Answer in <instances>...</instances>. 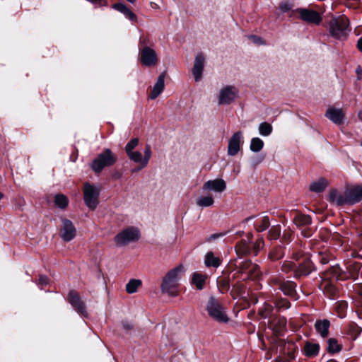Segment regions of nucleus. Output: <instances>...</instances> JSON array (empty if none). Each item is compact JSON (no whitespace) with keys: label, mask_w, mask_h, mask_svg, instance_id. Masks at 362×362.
I'll return each instance as SVG.
<instances>
[{"label":"nucleus","mask_w":362,"mask_h":362,"mask_svg":"<svg viewBox=\"0 0 362 362\" xmlns=\"http://www.w3.org/2000/svg\"><path fill=\"white\" fill-rule=\"evenodd\" d=\"M348 304L346 301H339L337 303L336 309L339 317H344L347 309Z\"/></svg>","instance_id":"nucleus-42"},{"label":"nucleus","mask_w":362,"mask_h":362,"mask_svg":"<svg viewBox=\"0 0 362 362\" xmlns=\"http://www.w3.org/2000/svg\"><path fill=\"white\" fill-rule=\"evenodd\" d=\"M264 147V141L259 137H254L251 139L250 149L254 153H258Z\"/></svg>","instance_id":"nucleus-32"},{"label":"nucleus","mask_w":362,"mask_h":362,"mask_svg":"<svg viewBox=\"0 0 362 362\" xmlns=\"http://www.w3.org/2000/svg\"><path fill=\"white\" fill-rule=\"evenodd\" d=\"M226 188V184L223 179L208 180L202 187L204 191H214L215 192H222Z\"/></svg>","instance_id":"nucleus-16"},{"label":"nucleus","mask_w":362,"mask_h":362,"mask_svg":"<svg viewBox=\"0 0 362 362\" xmlns=\"http://www.w3.org/2000/svg\"><path fill=\"white\" fill-rule=\"evenodd\" d=\"M206 279V276L205 275L195 272L192 275V283L198 290H202L204 288Z\"/></svg>","instance_id":"nucleus-28"},{"label":"nucleus","mask_w":362,"mask_h":362,"mask_svg":"<svg viewBox=\"0 0 362 362\" xmlns=\"http://www.w3.org/2000/svg\"><path fill=\"white\" fill-rule=\"evenodd\" d=\"M112 7L119 12L123 13L125 17L131 21L136 22L137 21L136 16L124 4H115Z\"/></svg>","instance_id":"nucleus-25"},{"label":"nucleus","mask_w":362,"mask_h":362,"mask_svg":"<svg viewBox=\"0 0 362 362\" xmlns=\"http://www.w3.org/2000/svg\"><path fill=\"white\" fill-rule=\"evenodd\" d=\"M248 38L250 39L255 44L257 45H264V41L259 37L256 35H250Z\"/></svg>","instance_id":"nucleus-51"},{"label":"nucleus","mask_w":362,"mask_h":362,"mask_svg":"<svg viewBox=\"0 0 362 362\" xmlns=\"http://www.w3.org/2000/svg\"><path fill=\"white\" fill-rule=\"evenodd\" d=\"M272 126L267 122H262L259 124L258 130L260 135L263 136H268L272 132Z\"/></svg>","instance_id":"nucleus-36"},{"label":"nucleus","mask_w":362,"mask_h":362,"mask_svg":"<svg viewBox=\"0 0 362 362\" xmlns=\"http://www.w3.org/2000/svg\"><path fill=\"white\" fill-rule=\"evenodd\" d=\"M185 272V267L182 264L170 270L163 279L160 286L162 293L170 296H177L179 293V281Z\"/></svg>","instance_id":"nucleus-1"},{"label":"nucleus","mask_w":362,"mask_h":362,"mask_svg":"<svg viewBox=\"0 0 362 362\" xmlns=\"http://www.w3.org/2000/svg\"><path fill=\"white\" fill-rule=\"evenodd\" d=\"M76 235V229L69 219L62 218V226L60 229V237L65 242H69L73 240Z\"/></svg>","instance_id":"nucleus-8"},{"label":"nucleus","mask_w":362,"mask_h":362,"mask_svg":"<svg viewBox=\"0 0 362 362\" xmlns=\"http://www.w3.org/2000/svg\"><path fill=\"white\" fill-rule=\"evenodd\" d=\"M214 203V199L211 195L202 196L196 200L197 206L202 208L211 206Z\"/></svg>","instance_id":"nucleus-31"},{"label":"nucleus","mask_w":362,"mask_h":362,"mask_svg":"<svg viewBox=\"0 0 362 362\" xmlns=\"http://www.w3.org/2000/svg\"><path fill=\"white\" fill-rule=\"evenodd\" d=\"M204 263L208 267H218L221 264V260L219 257H215L212 252H209L205 256Z\"/></svg>","instance_id":"nucleus-30"},{"label":"nucleus","mask_w":362,"mask_h":362,"mask_svg":"<svg viewBox=\"0 0 362 362\" xmlns=\"http://www.w3.org/2000/svg\"><path fill=\"white\" fill-rule=\"evenodd\" d=\"M204 65V57L202 54H198L195 57L194 66L192 69V74L196 81H199L202 79Z\"/></svg>","instance_id":"nucleus-17"},{"label":"nucleus","mask_w":362,"mask_h":362,"mask_svg":"<svg viewBox=\"0 0 362 362\" xmlns=\"http://www.w3.org/2000/svg\"><path fill=\"white\" fill-rule=\"evenodd\" d=\"M270 226L268 216H263L257 219L255 222V227L257 231L262 232L267 230Z\"/></svg>","instance_id":"nucleus-29"},{"label":"nucleus","mask_w":362,"mask_h":362,"mask_svg":"<svg viewBox=\"0 0 362 362\" xmlns=\"http://www.w3.org/2000/svg\"><path fill=\"white\" fill-rule=\"evenodd\" d=\"M359 294L361 296H362V286H361V288H360V291H359Z\"/></svg>","instance_id":"nucleus-61"},{"label":"nucleus","mask_w":362,"mask_h":362,"mask_svg":"<svg viewBox=\"0 0 362 362\" xmlns=\"http://www.w3.org/2000/svg\"><path fill=\"white\" fill-rule=\"evenodd\" d=\"M209 315L219 323H227L229 318L225 308L221 303L214 296H211L206 305Z\"/></svg>","instance_id":"nucleus-3"},{"label":"nucleus","mask_w":362,"mask_h":362,"mask_svg":"<svg viewBox=\"0 0 362 362\" xmlns=\"http://www.w3.org/2000/svg\"><path fill=\"white\" fill-rule=\"evenodd\" d=\"M341 349V346L334 338H329L327 340V351L329 353H337Z\"/></svg>","instance_id":"nucleus-34"},{"label":"nucleus","mask_w":362,"mask_h":362,"mask_svg":"<svg viewBox=\"0 0 362 362\" xmlns=\"http://www.w3.org/2000/svg\"><path fill=\"white\" fill-rule=\"evenodd\" d=\"M117 160V156L110 149L106 148L92 161L91 169L95 173H100L105 168L113 165Z\"/></svg>","instance_id":"nucleus-4"},{"label":"nucleus","mask_w":362,"mask_h":362,"mask_svg":"<svg viewBox=\"0 0 362 362\" xmlns=\"http://www.w3.org/2000/svg\"><path fill=\"white\" fill-rule=\"evenodd\" d=\"M127 1L130 2V3H134L135 1V0H127Z\"/></svg>","instance_id":"nucleus-63"},{"label":"nucleus","mask_w":362,"mask_h":362,"mask_svg":"<svg viewBox=\"0 0 362 362\" xmlns=\"http://www.w3.org/2000/svg\"><path fill=\"white\" fill-rule=\"evenodd\" d=\"M281 234V228L279 226H272L269 230V236L272 240L279 238Z\"/></svg>","instance_id":"nucleus-45"},{"label":"nucleus","mask_w":362,"mask_h":362,"mask_svg":"<svg viewBox=\"0 0 362 362\" xmlns=\"http://www.w3.org/2000/svg\"><path fill=\"white\" fill-rule=\"evenodd\" d=\"M330 322L328 320H317L315 323V328L317 332L322 337L325 338L329 334V328Z\"/></svg>","instance_id":"nucleus-23"},{"label":"nucleus","mask_w":362,"mask_h":362,"mask_svg":"<svg viewBox=\"0 0 362 362\" xmlns=\"http://www.w3.org/2000/svg\"><path fill=\"white\" fill-rule=\"evenodd\" d=\"M361 328L358 327L356 324L352 323L349 327V330L347 334L350 336L352 339H356L357 337L361 332Z\"/></svg>","instance_id":"nucleus-37"},{"label":"nucleus","mask_w":362,"mask_h":362,"mask_svg":"<svg viewBox=\"0 0 362 362\" xmlns=\"http://www.w3.org/2000/svg\"><path fill=\"white\" fill-rule=\"evenodd\" d=\"M280 323H281V326H284L285 325V322H284V320H281Z\"/></svg>","instance_id":"nucleus-59"},{"label":"nucleus","mask_w":362,"mask_h":362,"mask_svg":"<svg viewBox=\"0 0 362 362\" xmlns=\"http://www.w3.org/2000/svg\"><path fill=\"white\" fill-rule=\"evenodd\" d=\"M122 326L125 329H131L132 328V325L127 322H123Z\"/></svg>","instance_id":"nucleus-53"},{"label":"nucleus","mask_w":362,"mask_h":362,"mask_svg":"<svg viewBox=\"0 0 362 362\" xmlns=\"http://www.w3.org/2000/svg\"><path fill=\"white\" fill-rule=\"evenodd\" d=\"M242 140L243 134L240 131L233 134L228 142V154L229 156H234L239 152Z\"/></svg>","instance_id":"nucleus-14"},{"label":"nucleus","mask_w":362,"mask_h":362,"mask_svg":"<svg viewBox=\"0 0 362 362\" xmlns=\"http://www.w3.org/2000/svg\"><path fill=\"white\" fill-rule=\"evenodd\" d=\"M357 47L358 49L362 52V37H360L357 42Z\"/></svg>","instance_id":"nucleus-54"},{"label":"nucleus","mask_w":362,"mask_h":362,"mask_svg":"<svg viewBox=\"0 0 362 362\" xmlns=\"http://www.w3.org/2000/svg\"><path fill=\"white\" fill-rule=\"evenodd\" d=\"M362 268V264L358 262H350L347 265V270L349 272V277L352 278L354 280H356L358 276V272Z\"/></svg>","instance_id":"nucleus-26"},{"label":"nucleus","mask_w":362,"mask_h":362,"mask_svg":"<svg viewBox=\"0 0 362 362\" xmlns=\"http://www.w3.org/2000/svg\"><path fill=\"white\" fill-rule=\"evenodd\" d=\"M320 351V345L317 343H313L309 341L305 342V345L302 349L303 354L309 358H313L318 355Z\"/></svg>","instance_id":"nucleus-22"},{"label":"nucleus","mask_w":362,"mask_h":362,"mask_svg":"<svg viewBox=\"0 0 362 362\" xmlns=\"http://www.w3.org/2000/svg\"><path fill=\"white\" fill-rule=\"evenodd\" d=\"M264 241L262 238H258L253 245L252 252L257 255L258 252L264 247Z\"/></svg>","instance_id":"nucleus-47"},{"label":"nucleus","mask_w":362,"mask_h":362,"mask_svg":"<svg viewBox=\"0 0 362 362\" xmlns=\"http://www.w3.org/2000/svg\"><path fill=\"white\" fill-rule=\"evenodd\" d=\"M49 283V279L46 276L41 275L39 277V284L41 285H47Z\"/></svg>","instance_id":"nucleus-52"},{"label":"nucleus","mask_w":362,"mask_h":362,"mask_svg":"<svg viewBox=\"0 0 362 362\" xmlns=\"http://www.w3.org/2000/svg\"><path fill=\"white\" fill-rule=\"evenodd\" d=\"M139 230L134 227H129L119 233L114 238L115 243L118 246H124L131 242L139 240Z\"/></svg>","instance_id":"nucleus-6"},{"label":"nucleus","mask_w":362,"mask_h":362,"mask_svg":"<svg viewBox=\"0 0 362 362\" xmlns=\"http://www.w3.org/2000/svg\"><path fill=\"white\" fill-rule=\"evenodd\" d=\"M239 95V91L234 86H226L221 88L218 93L219 105H230L233 103Z\"/></svg>","instance_id":"nucleus-7"},{"label":"nucleus","mask_w":362,"mask_h":362,"mask_svg":"<svg viewBox=\"0 0 362 362\" xmlns=\"http://www.w3.org/2000/svg\"><path fill=\"white\" fill-rule=\"evenodd\" d=\"M331 272L334 274V276H336L337 279L342 280L348 278V276H345L343 270L339 265L332 267V268L331 269Z\"/></svg>","instance_id":"nucleus-43"},{"label":"nucleus","mask_w":362,"mask_h":362,"mask_svg":"<svg viewBox=\"0 0 362 362\" xmlns=\"http://www.w3.org/2000/svg\"><path fill=\"white\" fill-rule=\"evenodd\" d=\"M328 289L330 291V293H331L332 294H334V291H335V288H334V286H332V285H329V286H328Z\"/></svg>","instance_id":"nucleus-55"},{"label":"nucleus","mask_w":362,"mask_h":362,"mask_svg":"<svg viewBox=\"0 0 362 362\" xmlns=\"http://www.w3.org/2000/svg\"><path fill=\"white\" fill-rule=\"evenodd\" d=\"M349 205H354L362 200V185L346 187Z\"/></svg>","instance_id":"nucleus-13"},{"label":"nucleus","mask_w":362,"mask_h":362,"mask_svg":"<svg viewBox=\"0 0 362 362\" xmlns=\"http://www.w3.org/2000/svg\"><path fill=\"white\" fill-rule=\"evenodd\" d=\"M165 73L163 72L158 77L156 83L154 84L149 98L151 100L156 99L164 90Z\"/></svg>","instance_id":"nucleus-21"},{"label":"nucleus","mask_w":362,"mask_h":362,"mask_svg":"<svg viewBox=\"0 0 362 362\" xmlns=\"http://www.w3.org/2000/svg\"><path fill=\"white\" fill-rule=\"evenodd\" d=\"M129 158L136 163H139L140 168L139 169H142L145 168L151 158V149L149 145L146 146L144 150V156L142 157V154L139 151H133L129 154H127Z\"/></svg>","instance_id":"nucleus-10"},{"label":"nucleus","mask_w":362,"mask_h":362,"mask_svg":"<svg viewBox=\"0 0 362 362\" xmlns=\"http://www.w3.org/2000/svg\"><path fill=\"white\" fill-rule=\"evenodd\" d=\"M358 116L359 119L362 121V110L359 111Z\"/></svg>","instance_id":"nucleus-57"},{"label":"nucleus","mask_w":362,"mask_h":362,"mask_svg":"<svg viewBox=\"0 0 362 362\" xmlns=\"http://www.w3.org/2000/svg\"><path fill=\"white\" fill-rule=\"evenodd\" d=\"M272 311V305L267 303H264L262 308L259 310V313L262 317L267 318L271 317Z\"/></svg>","instance_id":"nucleus-39"},{"label":"nucleus","mask_w":362,"mask_h":362,"mask_svg":"<svg viewBox=\"0 0 362 362\" xmlns=\"http://www.w3.org/2000/svg\"><path fill=\"white\" fill-rule=\"evenodd\" d=\"M328 200L337 206H341L344 204L349 205L348 196L346 194V189H345L344 192H339L336 189H332L329 192L328 196Z\"/></svg>","instance_id":"nucleus-15"},{"label":"nucleus","mask_w":362,"mask_h":362,"mask_svg":"<svg viewBox=\"0 0 362 362\" xmlns=\"http://www.w3.org/2000/svg\"><path fill=\"white\" fill-rule=\"evenodd\" d=\"M252 235L249 234L247 240H242L239 243L235 246L236 252L240 255H247L252 253V250L250 249V243L252 240Z\"/></svg>","instance_id":"nucleus-24"},{"label":"nucleus","mask_w":362,"mask_h":362,"mask_svg":"<svg viewBox=\"0 0 362 362\" xmlns=\"http://www.w3.org/2000/svg\"><path fill=\"white\" fill-rule=\"evenodd\" d=\"M243 269L245 272L254 273L256 275L257 274L259 267L256 264H253L250 262H245L243 265Z\"/></svg>","instance_id":"nucleus-41"},{"label":"nucleus","mask_w":362,"mask_h":362,"mask_svg":"<svg viewBox=\"0 0 362 362\" xmlns=\"http://www.w3.org/2000/svg\"><path fill=\"white\" fill-rule=\"evenodd\" d=\"M284 252L282 248H274L269 255V257L272 260H278L284 257Z\"/></svg>","instance_id":"nucleus-40"},{"label":"nucleus","mask_w":362,"mask_h":362,"mask_svg":"<svg viewBox=\"0 0 362 362\" xmlns=\"http://www.w3.org/2000/svg\"><path fill=\"white\" fill-rule=\"evenodd\" d=\"M55 204L60 209H65L68 205V199L63 194H57L54 198Z\"/></svg>","instance_id":"nucleus-38"},{"label":"nucleus","mask_w":362,"mask_h":362,"mask_svg":"<svg viewBox=\"0 0 362 362\" xmlns=\"http://www.w3.org/2000/svg\"><path fill=\"white\" fill-rule=\"evenodd\" d=\"M140 60L144 66H153L158 63V58L153 49L144 46L140 52Z\"/></svg>","instance_id":"nucleus-9"},{"label":"nucleus","mask_w":362,"mask_h":362,"mask_svg":"<svg viewBox=\"0 0 362 362\" xmlns=\"http://www.w3.org/2000/svg\"><path fill=\"white\" fill-rule=\"evenodd\" d=\"M286 347L288 350V355L289 358H294V357H295L294 353L297 350V346H296V344L293 343H291V342H288V344L285 345L284 349H286Z\"/></svg>","instance_id":"nucleus-48"},{"label":"nucleus","mask_w":362,"mask_h":362,"mask_svg":"<svg viewBox=\"0 0 362 362\" xmlns=\"http://www.w3.org/2000/svg\"><path fill=\"white\" fill-rule=\"evenodd\" d=\"M361 277H362V268H361Z\"/></svg>","instance_id":"nucleus-64"},{"label":"nucleus","mask_w":362,"mask_h":362,"mask_svg":"<svg viewBox=\"0 0 362 362\" xmlns=\"http://www.w3.org/2000/svg\"><path fill=\"white\" fill-rule=\"evenodd\" d=\"M269 327L272 329H274V326H273V324L272 322H269Z\"/></svg>","instance_id":"nucleus-60"},{"label":"nucleus","mask_w":362,"mask_h":362,"mask_svg":"<svg viewBox=\"0 0 362 362\" xmlns=\"http://www.w3.org/2000/svg\"><path fill=\"white\" fill-rule=\"evenodd\" d=\"M141 285V281L139 279H131L126 285V291L128 293H135Z\"/></svg>","instance_id":"nucleus-35"},{"label":"nucleus","mask_w":362,"mask_h":362,"mask_svg":"<svg viewBox=\"0 0 362 362\" xmlns=\"http://www.w3.org/2000/svg\"><path fill=\"white\" fill-rule=\"evenodd\" d=\"M4 197L3 193L0 192V200Z\"/></svg>","instance_id":"nucleus-62"},{"label":"nucleus","mask_w":362,"mask_h":362,"mask_svg":"<svg viewBox=\"0 0 362 362\" xmlns=\"http://www.w3.org/2000/svg\"><path fill=\"white\" fill-rule=\"evenodd\" d=\"M296 284L291 281H287L279 284V288L282 291V292L294 300H297L299 297L296 291Z\"/></svg>","instance_id":"nucleus-20"},{"label":"nucleus","mask_w":362,"mask_h":362,"mask_svg":"<svg viewBox=\"0 0 362 362\" xmlns=\"http://www.w3.org/2000/svg\"><path fill=\"white\" fill-rule=\"evenodd\" d=\"M313 269L312 262L308 258L303 259L299 264L298 268L294 270V277L299 278L302 276H307L310 274Z\"/></svg>","instance_id":"nucleus-18"},{"label":"nucleus","mask_w":362,"mask_h":362,"mask_svg":"<svg viewBox=\"0 0 362 362\" xmlns=\"http://www.w3.org/2000/svg\"><path fill=\"white\" fill-rule=\"evenodd\" d=\"M91 3H97L100 1L101 0H89Z\"/></svg>","instance_id":"nucleus-58"},{"label":"nucleus","mask_w":362,"mask_h":362,"mask_svg":"<svg viewBox=\"0 0 362 362\" xmlns=\"http://www.w3.org/2000/svg\"><path fill=\"white\" fill-rule=\"evenodd\" d=\"M327 186V181L324 178H320L310 185V189L312 192L319 193L323 192Z\"/></svg>","instance_id":"nucleus-27"},{"label":"nucleus","mask_w":362,"mask_h":362,"mask_svg":"<svg viewBox=\"0 0 362 362\" xmlns=\"http://www.w3.org/2000/svg\"><path fill=\"white\" fill-rule=\"evenodd\" d=\"M296 11L300 18L308 23L318 25L322 21V18L317 11L306 8H298Z\"/></svg>","instance_id":"nucleus-11"},{"label":"nucleus","mask_w":362,"mask_h":362,"mask_svg":"<svg viewBox=\"0 0 362 362\" xmlns=\"http://www.w3.org/2000/svg\"><path fill=\"white\" fill-rule=\"evenodd\" d=\"M295 269H296V264L293 262H290V261L284 262L281 267V270L286 273H288L290 272H294Z\"/></svg>","instance_id":"nucleus-46"},{"label":"nucleus","mask_w":362,"mask_h":362,"mask_svg":"<svg viewBox=\"0 0 362 362\" xmlns=\"http://www.w3.org/2000/svg\"><path fill=\"white\" fill-rule=\"evenodd\" d=\"M349 19L344 16L332 18L329 22V35L337 40H344L349 32Z\"/></svg>","instance_id":"nucleus-2"},{"label":"nucleus","mask_w":362,"mask_h":362,"mask_svg":"<svg viewBox=\"0 0 362 362\" xmlns=\"http://www.w3.org/2000/svg\"><path fill=\"white\" fill-rule=\"evenodd\" d=\"M139 144V139L137 138L132 139L130 141L127 143L125 146V151L127 154H129L134 151V149Z\"/></svg>","instance_id":"nucleus-44"},{"label":"nucleus","mask_w":362,"mask_h":362,"mask_svg":"<svg viewBox=\"0 0 362 362\" xmlns=\"http://www.w3.org/2000/svg\"><path fill=\"white\" fill-rule=\"evenodd\" d=\"M278 308L288 309L291 307L290 302L286 299H281L276 303Z\"/></svg>","instance_id":"nucleus-50"},{"label":"nucleus","mask_w":362,"mask_h":362,"mask_svg":"<svg viewBox=\"0 0 362 362\" xmlns=\"http://www.w3.org/2000/svg\"><path fill=\"white\" fill-rule=\"evenodd\" d=\"M279 8L281 12L286 13L292 9L293 5L289 1H284L279 4Z\"/></svg>","instance_id":"nucleus-49"},{"label":"nucleus","mask_w":362,"mask_h":362,"mask_svg":"<svg viewBox=\"0 0 362 362\" xmlns=\"http://www.w3.org/2000/svg\"><path fill=\"white\" fill-rule=\"evenodd\" d=\"M68 298L69 302L77 311V313H79L80 315L86 317L87 312L86 309V305L81 300L78 293H76V291H71L69 292Z\"/></svg>","instance_id":"nucleus-12"},{"label":"nucleus","mask_w":362,"mask_h":362,"mask_svg":"<svg viewBox=\"0 0 362 362\" xmlns=\"http://www.w3.org/2000/svg\"><path fill=\"white\" fill-rule=\"evenodd\" d=\"M325 116L336 124H341L344 122V113L341 109L329 108L327 109Z\"/></svg>","instance_id":"nucleus-19"},{"label":"nucleus","mask_w":362,"mask_h":362,"mask_svg":"<svg viewBox=\"0 0 362 362\" xmlns=\"http://www.w3.org/2000/svg\"><path fill=\"white\" fill-rule=\"evenodd\" d=\"M221 236H222V234H214L211 235V238L214 239Z\"/></svg>","instance_id":"nucleus-56"},{"label":"nucleus","mask_w":362,"mask_h":362,"mask_svg":"<svg viewBox=\"0 0 362 362\" xmlns=\"http://www.w3.org/2000/svg\"><path fill=\"white\" fill-rule=\"evenodd\" d=\"M311 222V218L308 215L298 214L294 218V223L298 226L310 225Z\"/></svg>","instance_id":"nucleus-33"},{"label":"nucleus","mask_w":362,"mask_h":362,"mask_svg":"<svg viewBox=\"0 0 362 362\" xmlns=\"http://www.w3.org/2000/svg\"><path fill=\"white\" fill-rule=\"evenodd\" d=\"M83 199L86 205L90 210H95L98 205L100 187L86 182L83 188Z\"/></svg>","instance_id":"nucleus-5"}]
</instances>
